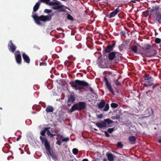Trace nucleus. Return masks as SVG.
<instances>
[{
  "label": "nucleus",
  "mask_w": 161,
  "mask_h": 161,
  "mask_svg": "<svg viewBox=\"0 0 161 161\" xmlns=\"http://www.w3.org/2000/svg\"><path fill=\"white\" fill-rule=\"evenodd\" d=\"M71 85L72 88L75 90L80 91L83 89L86 91L89 90L93 94H95L94 92L89 84L83 80H76L74 81H73L72 83H70Z\"/></svg>",
  "instance_id": "obj_1"
},
{
  "label": "nucleus",
  "mask_w": 161,
  "mask_h": 161,
  "mask_svg": "<svg viewBox=\"0 0 161 161\" xmlns=\"http://www.w3.org/2000/svg\"><path fill=\"white\" fill-rule=\"evenodd\" d=\"M32 17L34 19L35 22L38 25H41L40 21L43 22L50 21L52 19V17L54 15V13H51L47 15L44 16L42 15L40 16H37L36 14H34L33 12L32 13Z\"/></svg>",
  "instance_id": "obj_2"
},
{
  "label": "nucleus",
  "mask_w": 161,
  "mask_h": 161,
  "mask_svg": "<svg viewBox=\"0 0 161 161\" xmlns=\"http://www.w3.org/2000/svg\"><path fill=\"white\" fill-rule=\"evenodd\" d=\"M151 14H153V18L156 22L161 23V8L158 6H156L149 10Z\"/></svg>",
  "instance_id": "obj_3"
},
{
  "label": "nucleus",
  "mask_w": 161,
  "mask_h": 161,
  "mask_svg": "<svg viewBox=\"0 0 161 161\" xmlns=\"http://www.w3.org/2000/svg\"><path fill=\"white\" fill-rule=\"evenodd\" d=\"M86 103L83 102H79L74 104L70 109L69 111L72 112L75 110L81 111L85 109L86 108Z\"/></svg>",
  "instance_id": "obj_4"
},
{
  "label": "nucleus",
  "mask_w": 161,
  "mask_h": 161,
  "mask_svg": "<svg viewBox=\"0 0 161 161\" xmlns=\"http://www.w3.org/2000/svg\"><path fill=\"white\" fill-rule=\"evenodd\" d=\"M103 74L105 75L103 79L105 82V86L106 88L113 94L114 95V93L111 85V83L108 81L107 78L108 75H107L108 74L109 75H111L112 74V73L110 72L105 71L103 73Z\"/></svg>",
  "instance_id": "obj_5"
},
{
  "label": "nucleus",
  "mask_w": 161,
  "mask_h": 161,
  "mask_svg": "<svg viewBox=\"0 0 161 161\" xmlns=\"http://www.w3.org/2000/svg\"><path fill=\"white\" fill-rule=\"evenodd\" d=\"M113 123V121L109 119H105L104 120H101L99 122H94L97 126L100 128H105L108 125V127H110L109 125Z\"/></svg>",
  "instance_id": "obj_6"
},
{
  "label": "nucleus",
  "mask_w": 161,
  "mask_h": 161,
  "mask_svg": "<svg viewBox=\"0 0 161 161\" xmlns=\"http://www.w3.org/2000/svg\"><path fill=\"white\" fill-rule=\"evenodd\" d=\"M144 82L146 86H151L154 84L153 83V78L151 75L145 74L144 76Z\"/></svg>",
  "instance_id": "obj_7"
},
{
  "label": "nucleus",
  "mask_w": 161,
  "mask_h": 161,
  "mask_svg": "<svg viewBox=\"0 0 161 161\" xmlns=\"http://www.w3.org/2000/svg\"><path fill=\"white\" fill-rule=\"evenodd\" d=\"M140 47L141 49L140 50H138L139 53H141L144 55L152 48L149 44H147L144 46V47L140 46Z\"/></svg>",
  "instance_id": "obj_8"
},
{
  "label": "nucleus",
  "mask_w": 161,
  "mask_h": 161,
  "mask_svg": "<svg viewBox=\"0 0 161 161\" xmlns=\"http://www.w3.org/2000/svg\"><path fill=\"white\" fill-rule=\"evenodd\" d=\"M40 138L42 142L43 143H44V145L46 150L48 151V152H49L51 150L49 142H48L47 139L41 136H40Z\"/></svg>",
  "instance_id": "obj_9"
},
{
  "label": "nucleus",
  "mask_w": 161,
  "mask_h": 161,
  "mask_svg": "<svg viewBox=\"0 0 161 161\" xmlns=\"http://www.w3.org/2000/svg\"><path fill=\"white\" fill-rule=\"evenodd\" d=\"M14 55L17 63L18 64H21L22 61V58L20 52L19 50H17L15 52Z\"/></svg>",
  "instance_id": "obj_10"
},
{
  "label": "nucleus",
  "mask_w": 161,
  "mask_h": 161,
  "mask_svg": "<svg viewBox=\"0 0 161 161\" xmlns=\"http://www.w3.org/2000/svg\"><path fill=\"white\" fill-rule=\"evenodd\" d=\"M8 48L9 50L12 53H14L16 50V47L13 43L12 41L10 40L8 44Z\"/></svg>",
  "instance_id": "obj_11"
},
{
  "label": "nucleus",
  "mask_w": 161,
  "mask_h": 161,
  "mask_svg": "<svg viewBox=\"0 0 161 161\" xmlns=\"http://www.w3.org/2000/svg\"><path fill=\"white\" fill-rule=\"evenodd\" d=\"M115 43H113L112 44L109 45L107 46L105 49L103 51V54L105 53H109L112 51L114 47L115 46Z\"/></svg>",
  "instance_id": "obj_12"
},
{
  "label": "nucleus",
  "mask_w": 161,
  "mask_h": 161,
  "mask_svg": "<svg viewBox=\"0 0 161 161\" xmlns=\"http://www.w3.org/2000/svg\"><path fill=\"white\" fill-rule=\"evenodd\" d=\"M68 99L67 100L68 105V106H70L71 104L75 100V97L74 95L71 94L68 96Z\"/></svg>",
  "instance_id": "obj_13"
},
{
  "label": "nucleus",
  "mask_w": 161,
  "mask_h": 161,
  "mask_svg": "<svg viewBox=\"0 0 161 161\" xmlns=\"http://www.w3.org/2000/svg\"><path fill=\"white\" fill-rule=\"evenodd\" d=\"M156 54V51L152 48L145 55L147 57H151L154 56Z\"/></svg>",
  "instance_id": "obj_14"
},
{
  "label": "nucleus",
  "mask_w": 161,
  "mask_h": 161,
  "mask_svg": "<svg viewBox=\"0 0 161 161\" xmlns=\"http://www.w3.org/2000/svg\"><path fill=\"white\" fill-rule=\"evenodd\" d=\"M119 11V9L118 7L116 8L114 11L110 13L108 15V17L109 18H111L114 17L118 13Z\"/></svg>",
  "instance_id": "obj_15"
},
{
  "label": "nucleus",
  "mask_w": 161,
  "mask_h": 161,
  "mask_svg": "<svg viewBox=\"0 0 161 161\" xmlns=\"http://www.w3.org/2000/svg\"><path fill=\"white\" fill-rule=\"evenodd\" d=\"M23 58L24 61L27 63L29 64L30 62V59L29 56L25 53H23L22 54Z\"/></svg>",
  "instance_id": "obj_16"
},
{
  "label": "nucleus",
  "mask_w": 161,
  "mask_h": 161,
  "mask_svg": "<svg viewBox=\"0 0 161 161\" xmlns=\"http://www.w3.org/2000/svg\"><path fill=\"white\" fill-rule=\"evenodd\" d=\"M106 156H107L108 159L109 161H114V158L115 157V156L114 155L108 152L106 153Z\"/></svg>",
  "instance_id": "obj_17"
},
{
  "label": "nucleus",
  "mask_w": 161,
  "mask_h": 161,
  "mask_svg": "<svg viewBox=\"0 0 161 161\" xmlns=\"http://www.w3.org/2000/svg\"><path fill=\"white\" fill-rule=\"evenodd\" d=\"M116 54L115 52H112L110 53L108 55V58L110 60H113Z\"/></svg>",
  "instance_id": "obj_18"
},
{
  "label": "nucleus",
  "mask_w": 161,
  "mask_h": 161,
  "mask_svg": "<svg viewBox=\"0 0 161 161\" xmlns=\"http://www.w3.org/2000/svg\"><path fill=\"white\" fill-rule=\"evenodd\" d=\"M128 139L130 142V143L131 144H134L136 143V137L133 136H129Z\"/></svg>",
  "instance_id": "obj_19"
},
{
  "label": "nucleus",
  "mask_w": 161,
  "mask_h": 161,
  "mask_svg": "<svg viewBox=\"0 0 161 161\" xmlns=\"http://www.w3.org/2000/svg\"><path fill=\"white\" fill-rule=\"evenodd\" d=\"M60 4V2L56 0H53V1H49L47 4L50 6H51L53 5H58Z\"/></svg>",
  "instance_id": "obj_20"
},
{
  "label": "nucleus",
  "mask_w": 161,
  "mask_h": 161,
  "mask_svg": "<svg viewBox=\"0 0 161 161\" xmlns=\"http://www.w3.org/2000/svg\"><path fill=\"white\" fill-rule=\"evenodd\" d=\"M131 50L132 51L134 52V53H137V50L138 51L140 50V47L138 48L137 46L136 45L132 46L131 47Z\"/></svg>",
  "instance_id": "obj_21"
},
{
  "label": "nucleus",
  "mask_w": 161,
  "mask_h": 161,
  "mask_svg": "<svg viewBox=\"0 0 161 161\" xmlns=\"http://www.w3.org/2000/svg\"><path fill=\"white\" fill-rule=\"evenodd\" d=\"M53 8L54 9H60L59 11H63L64 12L65 11V10L63 8H62V7L61 6L59 5H56L54 6L53 7Z\"/></svg>",
  "instance_id": "obj_22"
},
{
  "label": "nucleus",
  "mask_w": 161,
  "mask_h": 161,
  "mask_svg": "<svg viewBox=\"0 0 161 161\" xmlns=\"http://www.w3.org/2000/svg\"><path fill=\"white\" fill-rule=\"evenodd\" d=\"M54 110L53 108L51 106H48L46 109V111L47 113L52 112Z\"/></svg>",
  "instance_id": "obj_23"
},
{
  "label": "nucleus",
  "mask_w": 161,
  "mask_h": 161,
  "mask_svg": "<svg viewBox=\"0 0 161 161\" xmlns=\"http://www.w3.org/2000/svg\"><path fill=\"white\" fill-rule=\"evenodd\" d=\"M40 5V3L39 2H37L35 5L34 6L33 8V12H36L39 9V6Z\"/></svg>",
  "instance_id": "obj_24"
},
{
  "label": "nucleus",
  "mask_w": 161,
  "mask_h": 161,
  "mask_svg": "<svg viewBox=\"0 0 161 161\" xmlns=\"http://www.w3.org/2000/svg\"><path fill=\"white\" fill-rule=\"evenodd\" d=\"M105 102L104 100H102L99 103L98 105V107L99 108H103L105 106Z\"/></svg>",
  "instance_id": "obj_25"
},
{
  "label": "nucleus",
  "mask_w": 161,
  "mask_h": 161,
  "mask_svg": "<svg viewBox=\"0 0 161 161\" xmlns=\"http://www.w3.org/2000/svg\"><path fill=\"white\" fill-rule=\"evenodd\" d=\"M50 128L49 127H46L44 130H42L40 132V134L42 136H45V134L47 130Z\"/></svg>",
  "instance_id": "obj_26"
},
{
  "label": "nucleus",
  "mask_w": 161,
  "mask_h": 161,
  "mask_svg": "<svg viewBox=\"0 0 161 161\" xmlns=\"http://www.w3.org/2000/svg\"><path fill=\"white\" fill-rule=\"evenodd\" d=\"M48 153L53 159H55L57 158V156L55 153H51V151Z\"/></svg>",
  "instance_id": "obj_27"
},
{
  "label": "nucleus",
  "mask_w": 161,
  "mask_h": 161,
  "mask_svg": "<svg viewBox=\"0 0 161 161\" xmlns=\"http://www.w3.org/2000/svg\"><path fill=\"white\" fill-rule=\"evenodd\" d=\"M115 127H114L112 128H108L107 130V132L109 133H111L114 130H116V129H115Z\"/></svg>",
  "instance_id": "obj_28"
},
{
  "label": "nucleus",
  "mask_w": 161,
  "mask_h": 161,
  "mask_svg": "<svg viewBox=\"0 0 161 161\" xmlns=\"http://www.w3.org/2000/svg\"><path fill=\"white\" fill-rule=\"evenodd\" d=\"M117 146L120 148H121L123 147V145L121 142H118L117 143Z\"/></svg>",
  "instance_id": "obj_29"
},
{
  "label": "nucleus",
  "mask_w": 161,
  "mask_h": 161,
  "mask_svg": "<svg viewBox=\"0 0 161 161\" xmlns=\"http://www.w3.org/2000/svg\"><path fill=\"white\" fill-rule=\"evenodd\" d=\"M110 106L112 108H115L118 106V105L116 103H111Z\"/></svg>",
  "instance_id": "obj_30"
},
{
  "label": "nucleus",
  "mask_w": 161,
  "mask_h": 161,
  "mask_svg": "<svg viewBox=\"0 0 161 161\" xmlns=\"http://www.w3.org/2000/svg\"><path fill=\"white\" fill-rule=\"evenodd\" d=\"M67 18L68 20H70L72 21H73L74 18H73L72 16L69 14H67Z\"/></svg>",
  "instance_id": "obj_31"
},
{
  "label": "nucleus",
  "mask_w": 161,
  "mask_h": 161,
  "mask_svg": "<svg viewBox=\"0 0 161 161\" xmlns=\"http://www.w3.org/2000/svg\"><path fill=\"white\" fill-rule=\"evenodd\" d=\"M109 108V106L108 104H106V105L104 108L103 109V111H108Z\"/></svg>",
  "instance_id": "obj_32"
},
{
  "label": "nucleus",
  "mask_w": 161,
  "mask_h": 161,
  "mask_svg": "<svg viewBox=\"0 0 161 161\" xmlns=\"http://www.w3.org/2000/svg\"><path fill=\"white\" fill-rule=\"evenodd\" d=\"M78 150L77 148H75L72 150V153L75 155H76L78 153Z\"/></svg>",
  "instance_id": "obj_33"
},
{
  "label": "nucleus",
  "mask_w": 161,
  "mask_h": 161,
  "mask_svg": "<svg viewBox=\"0 0 161 161\" xmlns=\"http://www.w3.org/2000/svg\"><path fill=\"white\" fill-rule=\"evenodd\" d=\"M120 118V115H119L117 114L115 116H112L111 117V119H118Z\"/></svg>",
  "instance_id": "obj_34"
},
{
  "label": "nucleus",
  "mask_w": 161,
  "mask_h": 161,
  "mask_svg": "<svg viewBox=\"0 0 161 161\" xmlns=\"http://www.w3.org/2000/svg\"><path fill=\"white\" fill-rule=\"evenodd\" d=\"M114 82L117 86H119L121 85L120 83L118 81V80H114Z\"/></svg>",
  "instance_id": "obj_35"
},
{
  "label": "nucleus",
  "mask_w": 161,
  "mask_h": 161,
  "mask_svg": "<svg viewBox=\"0 0 161 161\" xmlns=\"http://www.w3.org/2000/svg\"><path fill=\"white\" fill-rule=\"evenodd\" d=\"M161 42V40L159 38H156L155 39V42L156 43L159 44Z\"/></svg>",
  "instance_id": "obj_36"
},
{
  "label": "nucleus",
  "mask_w": 161,
  "mask_h": 161,
  "mask_svg": "<svg viewBox=\"0 0 161 161\" xmlns=\"http://www.w3.org/2000/svg\"><path fill=\"white\" fill-rule=\"evenodd\" d=\"M52 12L51 9H46L44 10V12L45 13L49 14Z\"/></svg>",
  "instance_id": "obj_37"
},
{
  "label": "nucleus",
  "mask_w": 161,
  "mask_h": 161,
  "mask_svg": "<svg viewBox=\"0 0 161 161\" xmlns=\"http://www.w3.org/2000/svg\"><path fill=\"white\" fill-rule=\"evenodd\" d=\"M118 17L120 18H122L124 17V14L122 12L118 14Z\"/></svg>",
  "instance_id": "obj_38"
},
{
  "label": "nucleus",
  "mask_w": 161,
  "mask_h": 161,
  "mask_svg": "<svg viewBox=\"0 0 161 161\" xmlns=\"http://www.w3.org/2000/svg\"><path fill=\"white\" fill-rule=\"evenodd\" d=\"M69 140V138L68 137L64 138L62 140V141L63 142H68Z\"/></svg>",
  "instance_id": "obj_39"
},
{
  "label": "nucleus",
  "mask_w": 161,
  "mask_h": 161,
  "mask_svg": "<svg viewBox=\"0 0 161 161\" xmlns=\"http://www.w3.org/2000/svg\"><path fill=\"white\" fill-rule=\"evenodd\" d=\"M50 0H40V1L41 2H42L44 3H45L47 4Z\"/></svg>",
  "instance_id": "obj_40"
},
{
  "label": "nucleus",
  "mask_w": 161,
  "mask_h": 161,
  "mask_svg": "<svg viewBox=\"0 0 161 161\" xmlns=\"http://www.w3.org/2000/svg\"><path fill=\"white\" fill-rule=\"evenodd\" d=\"M104 132L105 133V136L106 137H108L110 136V135L107 131H104Z\"/></svg>",
  "instance_id": "obj_41"
},
{
  "label": "nucleus",
  "mask_w": 161,
  "mask_h": 161,
  "mask_svg": "<svg viewBox=\"0 0 161 161\" xmlns=\"http://www.w3.org/2000/svg\"><path fill=\"white\" fill-rule=\"evenodd\" d=\"M125 34V31H121L119 33L120 35L123 36Z\"/></svg>",
  "instance_id": "obj_42"
},
{
  "label": "nucleus",
  "mask_w": 161,
  "mask_h": 161,
  "mask_svg": "<svg viewBox=\"0 0 161 161\" xmlns=\"http://www.w3.org/2000/svg\"><path fill=\"white\" fill-rule=\"evenodd\" d=\"M97 117L99 119H101L103 117V115L102 114H101L97 116Z\"/></svg>",
  "instance_id": "obj_43"
},
{
  "label": "nucleus",
  "mask_w": 161,
  "mask_h": 161,
  "mask_svg": "<svg viewBox=\"0 0 161 161\" xmlns=\"http://www.w3.org/2000/svg\"><path fill=\"white\" fill-rule=\"evenodd\" d=\"M56 144H57L59 145H60L62 144V142L60 141H58L56 142Z\"/></svg>",
  "instance_id": "obj_44"
},
{
  "label": "nucleus",
  "mask_w": 161,
  "mask_h": 161,
  "mask_svg": "<svg viewBox=\"0 0 161 161\" xmlns=\"http://www.w3.org/2000/svg\"><path fill=\"white\" fill-rule=\"evenodd\" d=\"M47 134L48 135V136H49V135L51 134L50 131L48 130H47Z\"/></svg>",
  "instance_id": "obj_45"
},
{
  "label": "nucleus",
  "mask_w": 161,
  "mask_h": 161,
  "mask_svg": "<svg viewBox=\"0 0 161 161\" xmlns=\"http://www.w3.org/2000/svg\"><path fill=\"white\" fill-rule=\"evenodd\" d=\"M124 46L123 44H121L119 45V48L120 49H121V47H123Z\"/></svg>",
  "instance_id": "obj_46"
},
{
  "label": "nucleus",
  "mask_w": 161,
  "mask_h": 161,
  "mask_svg": "<svg viewBox=\"0 0 161 161\" xmlns=\"http://www.w3.org/2000/svg\"><path fill=\"white\" fill-rule=\"evenodd\" d=\"M21 137V136L20 135H19L18 136V137L17 138V141H19V139H20V138Z\"/></svg>",
  "instance_id": "obj_47"
},
{
  "label": "nucleus",
  "mask_w": 161,
  "mask_h": 161,
  "mask_svg": "<svg viewBox=\"0 0 161 161\" xmlns=\"http://www.w3.org/2000/svg\"><path fill=\"white\" fill-rule=\"evenodd\" d=\"M158 143L161 144V137H160V139L158 141Z\"/></svg>",
  "instance_id": "obj_48"
},
{
  "label": "nucleus",
  "mask_w": 161,
  "mask_h": 161,
  "mask_svg": "<svg viewBox=\"0 0 161 161\" xmlns=\"http://www.w3.org/2000/svg\"><path fill=\"white\" fill-rule=\"evenodd\" d=\"M49 136H50V137L51 138H53V134L51 133Z\"/></svg>",
  "instance_id": "obj_49"
},
{
  "label": "nucleus",
  "mask_w": 161,
  "mask_h": 161,
  "mask_svg": "<svg viewBox=\"0 0 161 161\" xmlns=\"http://www.w3.org/2000/svg\"><path fill=\"white\" fill-rule=\"evenodd\" d=\"M82 161H89L88 159L86 158L84 159Z\"/></svg>",
  "instance_id": "obj_50"
},
{
  "label": "nucleus",
  "mask_w": 161,
  "mask_h": 161,
  "mask_svg": "<svg viewBox=\"0 0 161 161\" xmlns=\"http://www.w3.org/2000/svg\"><path fill=\"white\" fill-rule=\"evenodd\" d=\"M68 63V61H65L64 62V64H65V65H67V63Z\"/></svg>",
  "instance_id": "obj_51"
},
{
  "label": "nucleus",
  "mask_w": 161,
  "mask_h": 161,
  "mask_svg": "<svg viewBox=\"0 0 161 161\" xmlns=\"http://www.w3.org/2000/svg\"><path fill=\"white\" fill-rule=\"evenodd\" d=\"M59 136V134L58 133L57 134H56V136Z\"/></svg>",
  "instance_id": "obj_52"
},
{
  "label": "nucleus",
  "mask_w": 161,
  "mask_h": 161,
  "mask_svg": "<svg viewBox=\"0 0 161 161\" xmlns=\"http://www.w3.org/2000/svg\"><path fill=\"white\" fill-rule=\"evenodd\" d=\"M103 161H107V160L106 158H105L103 159Z\"/></svg>",
  "instance_id": "obj_53"
},
{
  "label": "nucleus",
  "mask_w": 161,
  "mask_h": 161,
  "mask_svg": "<svg viewBox=\"0 0 161 161\" xmlns=\"http://www.w3.org/2000/svg\"><path fill=\"white\" fill-rule=\"evenodd\" d=\"M101 68H105V67H104V66H102L100 67Z\"/></svg>",
  "instance_id": "obj_54"
},
{
  "label": "nucleus",
  "mask_w": 161,
  "mask_h": 161,
  "mask_svg": "<svg viewBox=\"0 0 161 161\" xmlns=\"http://www.w3.org/2000/svg\"><path fill=\"white\" fill-rule=\"evenodd\" d=\"M37 47L36 46H34V48H36V47Z\"/></svg>",
  "instance_id": "obj_55"
},
{
  "label": "nucleus",
  "mask_w": 161,
  "mask_h": 161,
  "mask_svg": "<svg viewBox=\"0 0 161 161\" xmlns=\"http://www.w3.org/2000/svg\"><path fill=\"white\" fill-rule=\"evenodd\" d=\"M53 136H56V134H53Z\"/></svg>",
  "instance_id": "obj_56"
},
{
  "label": "nucleus",
  "mask_w": 161,
  "mask_h": 161,
  "mask_svg": "<svg viewBox=\"0 0 161 161\" xmlns=\"http://www.w3.org/2000/svg\"><path fill=\"white\" fill-rule=\"evenodd\" d=\"M60 137H61V138H62V137H63L62 136H60Z\"/></svg>",
  "instance_id": "obj_57"
},
{
  "label": "nucleus",
  "mask_w": 161,
  "mask_h": 161,
  "mask_svg": "<svg viewBox=\"0 0 161 161\" xmlns=\"http://www.w3.org/2000/svg\"><path fill=\"white\" fill-rule=\"evenodd\" d=\"M151 110H152V112H153V109H152Z\"/></svg>",
  "instance_id": "obj_58"
}]
</instances>
